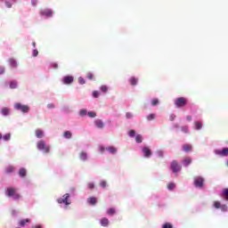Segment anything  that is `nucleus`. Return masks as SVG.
Listing matches in <instances>:
<instances>
[{"mask_svg":"<svg viewBox=\"0 0 228 228\" xmlns=\"http://www.w3.org/2000/svg\"><path fill=\"white\" fill-rule=\"evenodd\" d=\"M5 4L7 8H12V4H10V2H6Z\"/></svg>","mask_w":228,"mask_h":228,"instance_id":"obj_53","label":"nucleus"},{"mask_svg":"<svg viewBox=\"0 0 228 228\" xmlns=\"http://www.w3.org/2000/svg\"><path fill=\"white\" fill-rule=\"evenodd\" d=\"M13 170H14L13 166H9V167H7L5 168V172H6L7 174H12V173L13 172Z\"/></svg>","mask_w":228,"mask_h":228,"instance_id":"obj_28","label":"nucleus"},{"mask_svg":"<svg viewBox=\"0 0 228 228\" xmlns=\"http://www.w3.org/2000/svg\"><path fill=\"white\" fill-rule=\"evenodd\" d=\"M86 77H88L90 80H92V79H94V74L88 72V73L86 74Z\"/></svg>","mask_w":228,"mask_h":228,"instance_id":"obj_45","label":"nucleus"},{"mask_svg":"<svg viewBox=\"0 0 228 228\" xmlns=\"http://www.w3.org/2000/svg\"><path fill=\"white\" fill-rule=\"evenodd\" d=\"M35 134H36L37 138H44V130L37 128L35 131Z\"/></svg>","mask_w":228,"mask_h":228,"instance_id":"obj_12","label":"nucleus"},{"mask_svg":"<svg viewBox=\"0 0 228 228\" xmlns=\"http://www.w3.org/2000/svg\"><path fill=\"white\" fill-rule=\"evenodd\" d=\"M5 195H7V197H12V199H14V200H19V199H20V194H19L17 192V189L13 188V187H9L5 190Z\"/></svg>","mask_w":228,"mask_h":228,"instance_id":"obj_1","label":"nucleus"},{"mask_svg":"<svg viewBox=\"0 0 228 228\" xmlns=\"http://www.w3.org/2000/svg\"><path fill=\"white\" fill-rule=\"evenodd\" d=\"M32 4L35 6L37 5V0L32 1Z\"/></svg>","mask_w":228,"mask_h":228,"instance_id":"obj_57","label":"nucleus"},{"mask_svg":"<svg viewBox=\"0 0 228 228\" xmlns=\"http://www.w3.org/2000/svg\"><path fill=\"white\" fill-rule=\"evenodd\" d=\"M100 223H101V225H102V227H108V225H110V220H108V218L106 217H102Z\"/></svg>","mask_w":228,"mask_h":228,"instance_id":"obj_14","label":"nucleus"},{"mask_svg":"<svg viewBox=\"0 0 228 228\" xmlns=\"http://www.w3.org/2000/svg\"><path fill=\"white\" fill-rule=\"evenodd\" d=\"M26 174H27L26 168L22 167L20 169L19 171L20 177H26Z\"/></svg>","mask_w":228,"mask_h":228,"instance_id":"obj_25","label":"nucleus"},{"mask_svg":"<svg viewBox=\"0 0 228 228\" xmlns=\"http://www.w3.org/2000/svg\"><path fill=\"white\" fill-rule=\"evenodd\" d=\"M79 159L82 160V161H86V159H88V155L86 154V152H80L79 154Z\"/></svg>","mask_w":228,"mask_h":228,"instance_id":"obj_21","label":"nucleus"},{"mask_svg":"<svg viewBox=\"0 0 228 228\" xmlns=\"http://www.w3.org/2000/svg\"><path fill=\"white\" fill-rule=\"evenodd\" d=\"M94 125L96 126V127H98V129H102L104 127V122H102V120L101 119L95 120Z\"/></svg>","mask_w":228,"mask_h":228,"instance_id":"obj_11","label":"nucleus"},{"mask_svg":"<svg viewBox=\"0 0 228 228\" xmlns=\"http://www.w3.org/2000/svg\"><path fill=\"white\" fill-rule=\"evenodd\" d=\"M174 188H175V183H170L167 184V189L168 190H174Z\"/></svg>","mask_w":228,"mask_h":228,"instance_id":"obj_38","label":"nucleus"},{"mask_svg":"<svg viewBox=\"0 0 228 228\" xmlns=\"http://www.w3.org/2000/svg\"><path fill=\"white\" fill-rule=\"evenodd\" d=\"M1 113H2V115H4V117H6V116L10 115V109H8L6 107H4L1 110Z\"/></svg>","mask_w":228,"mask_h":228,"instance_id":"obj_19","label":"nucleus"},{"mask_svg":"<svg viewBox=\"0 0 228 228\" xmlns=\"http://www.w3.org/2000/svg\"><path fill=\"white\" fill-rule=\"evenodd\" d=\"M0 74H4V67L0 66Z\"/></svg>","mask_w":228,"mask_h":228,"instance_id":"obj_52","label":"nucleus"},{"mask_svg":"<svg viewBox=\"0 0 228 228\" xmlns=\"http://www.w3.org/2000/svg\"><path fill=\"white\" fill-rule=\"evenodd\" d=\"M62 81L64 85H71V83H74V77L72 76L64 77Z\"/></svg>","mask_w":228,"mask_h":228,"instance_id":"obj_9","label":"nucleus"},{"mask_svg":"<svg viewBox=\"0 0 228 228\" xmlns=\"http://www.w3.org/2000/svg\"><path fill=\"white\" fill-rule=\"evenodd\" d=\"M175 118V116H171V120H174Z\"/></svg>","mask_w":228,"mask_h":228,"instance_id":"obj_59","label":"nucleus"},{"mask_svg":"<svg viewBox=\"0 0 228 228\" xmlns=\"http://www.w3.org/2000/svg\"><path fill=\"white\" fill-rule=\"evenodd\" d=\"M176 108H184L188 104V99L184 97L176 98L175 101Z\"/></svg>","mask_w":228,"mask_h":228,"instance_id":"obj_3","label":"nucleus"},{"mask_svg":"<svg viewBox=\"0 0 228 228\" xmlns=\"http://www.w3.org/2000/svg\"><path fill=\"white\" fill-rule=\"evenodd\" d=\"M128 135L130 138H134V136H136V132L134 130H130Z\"/></svg>","mask_w":228,"mask_h":228,"instance_id":"obj_32","label":"nucleus"},{"mask_svg":"<svg viewBox=\"0 0 228 228\" xmlns=\"http://www.w3.org/2000/svg\"><path fill=\"white\" fill-rule=\"evenodd\" d=\"M151 104H152V106H158V104H159V100H158V99H153V100L151 101Z\"/></svg>","mask_w":228,"mask_h":228,"instance_id":"obj_37","label":"nucleus"},{"mask_svg":"<svg viewBox=\"0 0 228 228\" xmlns=\"http://www.w3.org/2000/svg\"><path fill=\"white\" fill-rule=\"evenodd\" d=\"M220 201H214V208H216V209H220Z\"/></svg>","mask_w":228,"mask_h":228,"instance_id":"obj_36","label":"nucleus"},{"mask_svg":"<svg viewBox=\"0 0 228 228\" xmlns=\"http://www.w3.org/2000/svg\"><path fill=\"white\" fill-rule=\"evenodd\" d=\"M69 197L70 194L66 193L63 195V198H60L57 200L58 204H65L66 206H70V201H69Z\"/></svg>","mask_w":228,"mask_h":228,"instance_id":"obj_6","label":"nucleus"},{"mask_svg":"<svg viewBox=\"0 0 228 228\" xmlns=\"http://www.w3.org/2000/svg\"><path fill=\"white\" fill-rule=\"evenodd\" d=\"M223 196L226 200H228V189H224L223 191Z\"/></svg>","mask_w":228,"mask_h":228,"instance_id":"obj_34","label":"nucleus"},{"mask_svg":"<svg viewBox=\"0 0 228 228\" xmlns=\"http://www.w3.org/2000/svg\"><path fill=\"white\" fill-rule=\"evenodd\" d=\"M135 142H136V143H142V142H143V139H142V134H137V135L135 136Z\"/></svg>","mask_w":228,"mask_h":228,"instance_id":"obj_27","label":"nucleus"},{"mask_svg":"<svg viewBox=\"0 0 228 228\" xmlns=\"http://www.w3.org/2000/svg\"><path fill=\"white\" fill-rule=\"evenodd\" d=\"M14 109L17 110L18 111H21V113H28L29 111V106L23 105L21 103H16L14 105Z\"/></svg>","mask_w":228,"mask_h":228,"instance_id":"obj_5","label":"nucleus"},{"mask_svg":"<svg viewBox=\"0 0 228 228\" xmlns=\"http://www.w3.org/2000/svg\"><path fill=\"white\" fill-rule=\"evenodd\" d=\"M225 166L228 167V159L225 162Z\"/></svg>","mask_w":228,"mask_h":228,"instance_id":"obj_60","label":"nucleus"},{"mask_svg":"<svg viewBox=\"0 0 228 228\" xmlns=\"http://www.w3.org/2000/svg\"><path fill=\"white\" fill-rule=\"evenodd\" d=\"M10 88H12V89L17 88V81H15V80L11 81Z\"/></svg>","mask_w":228,"mask_h":228,"instance_id":"obj_30","label":"nucleus"},{"mask_svg":"<svg viewBox=\"0 0 228 228\" xmlns=\"http://www.w3.org/2000/svg\"><path fill=\"white\" fill-rule=\"evenodd\" d=\"M47 108H49V110L54 109V103H49V104L47 105Z\"/></svg>","mask_w":228,"mask_h":228,"instance_id":"obj_49","label":"nucleus"},{"mask_svg":"<svg viewBox=\"0 0 228 228\" xmlns=\"http://www.w3.org/2000/svg\"><path fill=\"white\" fill-rule=\"evenodd\" d=\"M9 63L12 69L17 68V61H15V59L13 58L9 59Z\"/></svg>","mask_w":228,"mask_h":228,"instance_id":"obj_22","label":"nucleus"},{"mask_svg":"<svg viewBox=\"0 0 228 228\" xmlns=\"http://www.w3.org/2000/svg\"><path fill=\"white\" fill-rule=\"evenodd\" d=\"M41 15H44L45 17H51L53 15V11L46 9L41 12Z\"/></svg>","mask_w":228,"mask_h":228,"instance_id":"obj_15","label":"nucleus"},{"mask_svg":"<svg viewBox=\"0 0 228 228\" xmlns=\"http://www.w3.org/2000/svg\"><path fill=\"white\" fill-rule=\"evenodd\" d=\"M101 90H102L104 94H106V92H108V86H101Z\"/></svg>","mask_w":228,"mask_h":228,"instance_id":"obj_42","label":"nucleus"},{"mask_svg":"<svg viewBox=\"0 0 228 228\" xmlns=\"http://www.w3.org/2000/svg\"><path fill=\"white\" fill-rule=\"evenodd\" d=\"M100 151H101V152H104V151H106V149L104 147L101 146Z\"/></svg>","mask_w":228,"mask_h":228,"instance_id":"obj_55","label":"nucleus"},{"mask_svg":"<svg viewBox=\"0 0 228 228\" xmlns=\"http://www.w3.org/2000/svg\"><path fill=\"white\" fill-rule=\"evenodd\" d=\"M88 188L89 190H94V188H95V185L92 183H88Z\"/></svg>","mask_w":228,"mask_h":228,"instance_id":"obj_48","label":"nucleus"},{"mask_svg":"<svg viewBox=\"0 0 228 228\" xmlns=\"http://www.w3.org/2000/svg\"><path fill=\"white\" fill-rule=\"evenodd\" d=\"M191 158L187 157L185 159H183L182 163L183 165V167H188L189 165H191Z\"/></svg>","mask_w":228,"mask_h":228,"instance_id":"obj_13","label":"nucleus"},{"mask_svg":"<svg viewBox=\"0 0 228 228\" xmlns=\"http://www.w3.org/2000/svg\"><path fill=\"white\" fill-rule=\"evenodd\" d=\"M106 151L108 152H110V154H117V148H115L113 146H110V147L106 148Z\"/></svg>","mask_w":228,"mask_h":228,"instance_id":"obj_20","label":"nucleus"},{"mask_svg":"<svg viewBox=\"0 0 228 228\" xmlns=\"http://www.w3.org/2000/svg\"><path fill=\"white\" fill-rule=\"evenodd\" d=\"M99 95H101V94L99 93V91H94L93 93V97H94V99H97L99 97Z\"/></svg>","mask_w":228,"mask_h":228,"instance_id":"obj_41","label":"nucleus"},{"mask_svg":"<svg viewBox=\"0 0 228 228\" xmlns=\"http://www.w3.org/2000/svg\"><path fill=\"white\" fill-rule=\"evenodd\" d=\"M79 115L80 117H85V115H86V110H81Z\"/></svg>","mask_w":228,"mask_h":228,"instance_id":"obj_44","label":"nucleus"},{"mask_svg":"<svg viewBox=\"0 0 228 228\" xmlns=\"http://www.w3.org/2000/svg\"><path fill=\"white\" fill-rule=\"evenodd\" d=\"M37 149L38 151H42V152H45V154H47L51 151V146H49L47 143H45V141L37 142Z\"/></svg>","mask_w":228,"mask_h":228,"instance_id":"obj_2","label":"nucleus"},{"mask_svg":"<svg viewBox=\"0 0 228 228\" xmlns=\"http://www.w3.org/2000/svg\"><path fill=\"white\" fill-rule=\"evenodd\" d=\"M157 154H158L159 158H163V156H164V153L162 151H157Z\"/></svg>","mask_w":228,"mask_h":228,"instance_id":"obj_47","label":"nucleus"},{"mask_svg":"<svg viewBox=\"0 0 228 228\" xmlns=\"http://www.w3.org/2000/svg\"><path fill=\"white\" fill-rule=\"evenodd\" d=\"M183 149L184 152H191V151L193 150L191 144H183Z\"/></svg>","mask_w":228,"mask_h":228,"instance_id":"obj_16","label":"nucleus"},{"mask_svg":"<svg viewBox=\"0 0 228 228\" xmlns=\"http://www.w3.org/2000/svg\"><path fill=\"white\" fill-rule=\"evenodd\" d=\"M100 186H102V188H106L108 186V183H106V181H102L100 182Z\"/></svg>","mask_w":228,"mask_h":228,"instance_id":"obj_39","label":"nucleus"},{"mask_svg":"<svg viewBox=\"0 0 228 228\" xmlns=\"http://www.w3.org/2000/svg\"><path fill=\"white\" fill-rule=\"evenodd\" d=\"M87 115L91 118H95V117H97V114L95 112H93V111L88 112Z\"/></svg>","mask_w":228,"mask_h":228,"instance_id":"obj_35","label":"nucleus"},{"mask_svg":"<svg viewBox=\"0 0 228 228\" xmlns=\"http://www.w3.org/2000/svg\"><path fill=\"white\" fill-rule=\"evenodd\" d=\"M194 126H195V129H197V131H199L200 129H202V123H200L199 121H195Z\"/></svg>","mask_w":228,"mask_h":228,"instance_id":"obj_26","label":"nucleus"},{"mask_svg":"<svg viewBox=\"0 0 228 228\" xmlns=\"http://www.w3.org/2000/svg\"><path fill=\"white\" fill-rule=\"evenodd\" d=\"M87 202L91 204V206H95L97 204V198L95 197L88 198Z\"/></svg>","mask_w":228,"mask_h":228,"instance_id":"obj_17","label":"nucleus"},{"mask_svg":"<svg viewBox=\"0 0 228 228\" xmlns=\"http://www.w3.org/2000/svg\"><path fill=\"white\" fill-rule=\"evenodd\" d=\"M154 118H156V114H154V113H151L147 116V120H149V121L154 120Z\"/></svg>","mask_w":228,"mask_h":228,"instance_id":"obj_31","label":"nucleus"},{"mask_svg":"<svg viewBox=\"0 0 228 228\" xmlns=\"http://www.w3.org/2000/svg\"><path fill=\"white\" fill-rule=\"evenodd\" d=\"M194 186L196 188H203V186H204V178L202 176H196L194 178Z\"/></svg>","mask_w":228,"mask_h":228,"instance_id":"obj_7","label":"nucleus"},{"mask_svg":"<svg viewBox=\"0 0 228 228\" xmlns=\"http://www.w3.org/2000/svg\"><path fill=\"white\" fill-rule=\"evenodd\" d=\"M52 67H53V69H58V63H53V64H52Z\"/></svg>","mask_w":228,"mask_h":228,"instance_id":"obj_54","label":"nucleus"},{"mask_svg":"<svg viewBox=\"0 0 228 228\" xmlns=\"http://www.w3.org/2000/svg\"><path fill=\"white\" fill-rule=\"evenodd\" d=\"M10 138H11V134H6L5 135H4V140L5 142H8V140H10Z\"/></svg>","mask_w":228,"mask_h":228,"instance_id":"obj_43","label":"nucleus"},{"mask_svg":"<svg viewBox=\"0 0 228 228\" xmlns=\"http://www.w3.org/2000/svg\"><path fill=\"white\" fill-rule=\"evenodd\" d=\"M33 47H37V44L35 42L32 43Z\"/></svg>","mask_w":228,"mask_h":228,"instance_id":"obj_58","label":"nucleus"},{"mask_svg":"<svg viewBox=\"0 0 228 228\" xmlns=\"http://www.w3.org/2000/svg\"><path fill=\"white\" fill-rule=\"evenodd\" d=\"M142 152H143L144 158H151V156H152V151H151V149H149V147H143Z\"/></svg>","mask_w":228,"mask_h":228,"instance_id":"obj_10","label":"nucleus"},{"mask_svg":"<svg viewBox=\"0 0 228 228\" xmlns=\"http://www.w3.org/2000/svg\"><path fill=\"white\" fill-rule=\"evenodd\" d=\"M78 83H79V85H85L86 82L85 81V78L80 77H78Z\"/></svg>","mask_w":228,"mask_h":228,"instance_id":"obj_40","label":"nucleus"},{"mask_svg":"<svg viewBox=\"0 0 228 228\" xmlns=\"http://www.w3.org/2000/svg\"><path fill=\"white\" fill-rule=\"evenodd\" d=\"M182 131L183 133H188V126H183Z\"/></svg>","mask_w":228,"mask_h":228,"instance_id":"obj_50","label":"nucleus"},{"mask_svg":"<svg viewBox=\"0 0 228 228\" xmlns=\"http://www.w3.org/2000/svg\"><path fill=\"white\" fill-rule=\"evenodd\" d=\"M33 56H38V50H33Z\"/></svg>","mask_w":228,"mask_h":228,"instance_id":"obj_51","label":"nucleus"},{"mask_svg":"<svg viewBox=\"0 0 228 228\" xmlns=\"http://www.w3.org/2000/svg\"><path fill=\"white\" fill-rule=\"evenodd\" d=\"M29 222H31V219L29 218L22 219L19 222V225H20V227H24V225H26V224H29Z\"/></svg>","mask_w":228,"mask_h":228,"instance_id":"obj_18","label":"nucleus"},{"mask_svg":"<svg viewBox=\"0 0 228 228\" xmlns=\"http://www.w3.org/2000/svg\"><path fill=\"white\" fill-rule=\"evenodd\" d=\"M162 228H174V225L170 223H165L163 225H162Z\"/></svg>","mask_w":228,"mask_h":228,"instance_id":"obj_33","label":"nucleus"},{"mask_svg":"<svg viewBox=\"0 0 228 228\" xmlns=\"http://www.w3.org/2000/svg\"><path fill=\"white\" fill-rule=\"evenodd\" d=\"M129 81H130V85H132V86H135V85L138 84V78H136L134 77H132Z\"/></svg>","mask_w":228,"mask_h":228,"instance_id":"obj_23","label":"nucleus"},{"mask_svg":"<svg viewBox=\"0 0 228 228\" xmlns=\"http://www.w3.org/2000/svg\"><path fill=\"white\" fill-rule=\"evenodd\" d=\"M186 118L189 122H191V116H187Z\"/></svg>","mask_w":228,"mask_h":228,"instance_id":"obj_56","label":"nucleus"},{"mask_svg":"<svg viewBox=\"0 0 228 228\" xmlns=\"http://www.w3.org/2000/svg\"><path fill=\"white\" fill-rule=\"evenodd\" d=\"M63 136H64L67 140H70V138H72V132H70V131H66V132H64Z\"/></svg>","mask_w":228,"mask_h":228,"instance_id":"obj_24","label":"nucleus"},{"mask_svg":"<svg viewBox=\"0 0 228 228\" xmlns=\"http://www.w3.org/2000/svg\"><path fill=\"white\" fill-rule=\"evenodd\" d=\"M170 168L172 170L173 174H177L178 172H181V164L177 162V160H173L170 165Z\"/></svg>","mask_w":228,"mask_h":228,"instance_id":"obj_4","label":"nucleus"},{"mask_svg":"<svg viewBox=\"0 0 228 228\" xmlns=\"http://www.w3.org/2000/svg\"><path fill=\"white\" fill-rule=\"evenodd\" d=\"M126 118H133V113L126 112Z\"/></svg>","mask_w":228,"mask_h":228,"instance_id":"obj_46","label":"nucleus"},{"mask_svg":"<svg viewBox=\"0 0 228 228\" xmlns=\"http://www.w3.org/2000/svg\"><path fill=\"white\" fill-rule=\"evenodd\" d=\"M3 138V134H0V139Z\"/></svg>","mask_w":228,"mask_h":228,"instance_id":"obj_61","label":"nucleus"},{"mask_svg":"<svg viewBox=\"0 0 228 228\" xmlns=\"http://www.w3.org/2000/svg\"><path fill=\"white\" fill-rule=\"evenodd\" d=\"M116 211L115 208H109L107 210V215H109L110 216H113V215H115Z\"/></svg>","mask_w":228,"mask_h":228,"instance_id":"obj_29","label":"nucleus"},{"mask_svg":"<svg viewBox=\"0 0 228 228\" xmlns=\"http://www.w3.org/2000/svg\"><path fill=\"white\" fill-rule=\"evenodd\" d=\"M215 154L221 157H227L228 156V148H224L223 150H216Z\"/></svg>","mask_w":228,"mask_h":228,"instance_id":"obj_8","label":"nucleus"}]
</instances>
